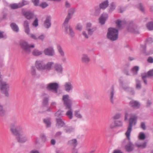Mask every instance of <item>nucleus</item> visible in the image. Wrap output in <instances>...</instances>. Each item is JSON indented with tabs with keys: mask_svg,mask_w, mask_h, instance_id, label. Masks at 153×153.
Masks as SVG:
<instances>
[{
	"mask_svg": "<svg viewBox=\"0 0 153 153\" xmlns=\"http://www.w3.org/2000/svg\"><path fill=\"white\" fill-rule=\"evenodd\" d=\"M62 100L65 109L68 110L66 113V115L70 119H72L73 117V111L72 108V101L69 99V96L68 94L63 95Z\"/></svg>",
	"mask_w": 153,
	"mask_h": 153,
	"instance_id": "1",
	"label": "nucleus"
},
{
	"mask_svg": "<svg viewBox=\"0 0 153 153\" xmlns=\"http://www.w3.org/2000/svg\"><path fill=\"white\" fill-rule=\"evenodd\" d=\"M137 118V115L134 114H132L131 117L129 119V125L125 134L128 139L129 140H130V134L132 131V127L136 124Z\"/></svg>",
	"mask_w": 153,
	"mask_h": 153,
	"instance_id": "2",
	"label": "nucleus"
},
{
	"mask_svg": "<svg viewBox=\"0 0 153 153\" xmlns=\"http://www.w3.org/2000/svg\"><path fill=\"white\" fill-rule=\"evenodd\" d=\"M119 30L114 28L110 27L107 34V38L111 41L117 40L118 39Z\"/></svg>",
	"mask_w": 153,
	"mask_h": 153,
	"instance_id": "3",
	"label": "nucleus"
},
{
	"mask_svg": "<svg viewBox=\"0 0 153 153\" xmlns=\"http://www.w3.org/2000/svg\"><path fill=\"white\" fill-rule=\"evenodd\" d=\"M2 79L1 76V72H0V88L2 93L4 94L7 97L9 96L8 91L9 90V86L4 82H2Z\"/></svg>",
	"mask_w": 153,
	"mask_h": 153,
	"instance_id": "4",
	"label": "nucleus"
},
{
	"mask_svg": "<svg viewBox=\"0 0 153 153\" xmlns=\"http://www.w3.org/2000/svg\"><path fill=\"white\" fill-rule=\"evenodd\" d=\"M10 130L11 134L15 136L18 142H19V128L15 124L12 123L10 126Z\"/></svg>",
	"mask_w": 153,
	"mask_h": 153,
	"instance_id": "5",
	"label": "nucleus"
},
{
	"mask_svg": "<svg viewBox=\"0 0 153 153\" xmlns=\"http://www.w3.org/2000/svg\"><path fill=\"white\" fill-rule=\"evenodd\" d=\"M59 88V85L56 82L49 83L46 85V89L48 91H51L53 93L57 94Z\"/></svg>",
	"mask_w": 153,
	"mask_h": 153,
	"instance_id": "6",
	"label": "nucleus"
},
{
	"mask_svg": "<svg viewBox=\"0 0 153 153\" xmlns=\"http://www.w3.org/2000/svg\"><path fill=\"white\" fill-rule=\"evenodd\" d=\"M120 85L122 87V88L125 91L129 92L131 95H134V89L133 88L129 87L127 85L124 84L122 79H119Z\"/></svg>",
	"mask_w": 153,
	"mask_h": 153,
	"instance_id": "7",
	"label": "nucleus"
},
{
	"mask_svg": "<svg viewBox=\"0 0 153 153\" xmlns=\"http://www.w3.org/2000/svg\"><path fill=\"white\" fill-rule=\"evenodd\" d=\"M20 44L22 49L25 52L27 53H29L31 51L30 48L34 47V45H28L27 42L23 40L20 41Z\"/></svg>",
	"mask_w": 153,
	"mask_h": 153,
	"instance_id": "8",
	"label": "nucleus"
},
{
	"mask_svg": "<svg viewBox=\"0 0 153 153\" xmlns=\"http://www.w3.org/2000/svg\"><path fill=\"white\" fill-rule=\"evenodd\" d=\"M22 13L23 16L28 20L33 19L34 16L33 13L30 10H27L25 9L22 10Z\"/></svg>",
	"mask_w": 153,
	"mask_h": 153,
	"instance_id": "9",
	"label": "nucleus"
},
{
	"mask_svg": "<svg viewBox=\"0 0 153 153\" xmlns=\"http://www.w3.org/2000/svg\"><path fill=\"white\" fill-rule=\"evenodd\" d=\"M76 10L74 8H72L69 9L68 10V14L67 16L65 19L64 22L65 26V28L67 29V25L65 24L66 23H68L69 20L72 18V17L74 13L75 12Z\"/></svg>",
	"mask_w": 153,
	"mask_h": 153,
	"instance_id": "10",
	"label": "nucleus"
},
{
	"mask_svg": "<svg viewBox=\"0 0 153 153\" xmlns=\"http://www.w3.org/2000/svg\"><path fill=\"white\" fill-rule=\"evenodd\" d=\"M128 140V141L127 142V144L125 145V148L126 151L128 152H130L132 151L134 148V145L130 140L128 139L127 138V139H126L124 140L123 143L127 142V140Z\"/></svg>",
	"mask_w": 153,
	"mask_h": 153,
	"instance_id": "11",
	"label": "nucleus"
},
{
	"mask_svg": "<svg viewBox=\"0 0 153 153\" xmlns=\"http://www.w3.org/2000/svg\"><path fill=\"white\" fill-rule=\"evenodd\" d=\"M142 79L146 85L147 84L146 78L153 77V69L149 70L147 73L141 75Z\"/></svg>",
	"mask_w": 153,
	"mask_h": 153,
	"instance_id": "12",
	"label": "nucleus"
},
{
	"mask_svg": "<svg viewBox=\"0 0 153 153\" xmlns=\"http://www.w3.org/2000/svg\"><path fill=\"white\" fill-rule=\"evenodd\" d=\"M115 91L114 87L112 86L111 89L108 91V93L109 97V99L111 102L113 104L114 103V100L115 99V97L114 96Z\"/></svg>",
	"mask_w": 153,
	"mask_h": 153,
	"instance_id": "13",
	"label": "nucleus"
},
{
	"mask_svg": "<svg viewBox=\"0 0 153 153\" xmlns=\"http://www.w3.org/2000/svg\"><path fill=\"white\" fill-rule=\"evenodd\" d=\"M65 24L67 25V29L65 28V22H64L63 25L65 28V33L66 34L69 33V35L71 37H74L75 36V33L73 29L71 27L70 25H68V23H66Z\"/></svg>",
	"mask_w": 153,
	"mask_h": 153,
	"instance_id": "14",
	"label": "nucleus"
},
{
	"mask_svg": "<svg viewBox=\"0 0 153 153\" xmlns=\"http://www.w3.org/2000/svg\"><path fill=\"white\" fill-rule=\"evenodd\" d=\"M20 143H23L27 140V138L25 134V133L23 131L22 128L20 127Z\"/></svg>",
	"mask_w": 153,
	"mask_h": 153,
	"instance_id": "15",
	"label": "nucleus"
},
{
	"mask_svg": "<svg viewBox=\"0 0 153 153\" xmlns=\"http://www.w3.org/2000/svg\"><path fill=\"white\" fill-rule=\"evenodd\" d=\"M129 105L131 108L136 109L140 107V104L138 101L132 100L130 102Z\"/></svg>",
	"mask_w": 153,
	"mask_h": 153,
	"instance_id": "16",
	"label": "nucleus"
},
{
	"mask_svg": "<svg viewBox=\"0 0 153 153\" xmlns=\"http://www.w3.org/2000/svg\"><path fill=\"white\" fill-rule=\"evenodd\" d=\"M44 52L46 55L49 56H53L55 54L54 50L52 47H49L45 48L44 50Z\"/></svg>",
	"mask_w": 153,
	"mask_h": 153,
	"instance_id": "17",
	"label": "nucleus"
},
{
	"mask_svg": "<svg viewBox=\"0 0 153 153\" xmlns=\"http://www.w3.org/2000/svg\"><path fill=\"white\" fill-rule=\"evenodd\" d=\"M128 29L130 31L135 34L139 33L137 27L132 23H130L129 25Z\"/></svg>",
	"mask_w": 153,
	"mask_h": 153,
	"instance_id": "18",
	"label": "nucleus"
},
{
	"mask_svg": "<svg viewBox=\"0 0 153 153\" xmlns=\"http://www.w3.org/2000/svg\"><path fill=\"white\" fill-rule=\"evenodd\" d=\"M64 86L65 91L69 92L71 90H72L73 88V86L72 82L71 81L66 82L64 84Z\"/></svg>",
	"mask_w": 153,
	"mask_h": 153,
	"instance_id": "19",
	"label": "nucleus"
},
{
	"mask_svg": "<svg viewBox=\"0 0 153 153\" xmlns=\"http://www.w3.org/2000/svg\"><path fill=\"white\" fill-rule=\"evenodd\" d=\"M51 20L50 16H48L46 18L44 23V26L46 28L48 29L51 27Z\"/></svg>",
	"mask_w": 153,
	"mask_h": 153,
	"instance_id": "20",
	"label": "nucleus"
},
{
	"mask_svg": "<svg viewBox=\"0 0 153 153\" xmlns=\"http://www.w3.org/2000/svg\"><path fill=\"white\" fill-rule=\"evenodd\" d=\"M108 17V16L107 14L105 13L102 14L99 19V22L102 25L104 24Z\"/></svg>",
	"mask_w": 153,
	"mask_h": 153,
	"instance_id": "21",
	"label": "nucleus"
},
{
	"mask_svg": "<svg viewBox=\"0 0 153 153\" xmlns=\"http://www.w3.org/2000/svg\"><path fill=\"white\" fill-rule=\"evenodd\" d=\"M54 68L55 70L59 74H62L63 72V68L62 65L59 63L55 64Z\"/></svg>",
	"mask_w": 153,
	"mask_h": 153,
	"instance_id": "22",
	"label": "nucleus"
},
{
	"mask_svg": "<svg viewBox=\"0 0 153 153\" xmlns=\"http://www.w3.org/2000/svg\"><path fill=\"white\" fill-rule=\"evenodd\" d=\"M56 126L60 128L64 127L65 124L62 118H56Z\"/></svg>",
	"mask_w": 153,
	"mask_h": 153,
	"instance_id": "23",
	"label": "nucleus"
},
{
	"mask_svg": "<svg viewBox=\"0 0 153 153\" xmlns=\"http://www.w3.org/2000/svg\"><path fill=\"white\" fill-rule=\"evenodd\" d=\"M81 60L82 62L87 64L90 61V58L88 55L83 54L81 57Z\"/></svg>",
	"mask_w": 153,
	"mask_h": 153,
	"instance_id": "24",
	"label": "nucleus"
},
{
	"mask_svg": "<svg viewBox=\"0 0 153 153\" xmlns=\"http://www.w3.org/2000/svg\"><path fill=\"white\" fill-rule=\"evenodd\" d=\"M24 27L25 32L27 34H29L30 30L29 27V22L27 20L24 21Z\"/></svg>",
	"mask_w": 153,
	"mask_h": 153,
	"instance_id": "25",
	"label": "nucleus"
},
{
	"mask_svg": "<svg viewBox=\"0 0 153 153\" xmlns=\"http://www.w3.org/2000/svg\"><path fill=\"white\" fill-rule=\"evenodd\" d=\"M54 64L53 62H49L46 64H44L43 70H45L46 71H50L51 69V67Z\"/></svg>",
	"mask_w": 153,
	"mask_h": 153,
	"instance_id": "26",
	"label": "nucleus"
},
{
	"mask_svg": "<svg viewBox=\"0 0 153 153\" xmlns=\"http://www.w3.org/2000/svg\"><path fill=\"white\" fill-rule=\"evenodd\" d=\"M43 122L45 125L46 128H49L51 126V118H45L43 120Z\"/></svg>",
	"mask_w": 153,
	"mask_h": 153,
	"instance_id": "27",
	"label": "nucleus"
},
{
	"mask_svg": "<svg viewBox=\"0 0 153 153\" xmlns=\"http://www.w3.org/2000/svg\"><path fill=\"white\" fill-rule=\"evenodd\" d=\"M64 130L65 132L70 133L74 131V128L71 126H65L64 127Z\"/></svg>",
	"mask_w": 153,
	"mask_h": 153,
	"instance_id": "28",
	"label": "nucleus"
},
{
	"mask_svg": "<svg viewBox=\"0 0 153 153\" xmlns=\"http://www.w3.org/2000/svg\"><path fill=\"white\" fill-rule=\"evenodd\" d=\"M68 144L70 146H72L75 148L77 145V140L76 139H73L69 140L68 143Z\"/></svg>",
	"mask_w": 153,
	"mask_h": 153,
	"instance_id": "29",
	"label": "nucleus"
},
{
	"mask_svg": "<svg viewBox=\"0 0 153 153\" xmlns=\"http://www.w3.org/2000/svg\"><path fill=\"white\" fill-rule=\"evenodd\" d=\"M108 6V2L107 0L103 1L99 4V8L101 9H105Z\"/></svg>",
	"mask_w": 153,
	"mask_h": 153,
	"instance_id": "30",
	"label": "nucleus"
},
{
	"mask_svg": "<svg viewBox=\"0 0 153 153\" xmlns=\"http://www.w3.org/2000/svg\"><path fill=\"white\" fill-rule=\"evenodd\" d=\"M43 62L40 61H36V68L40 70H43L44 66Z\"/></svg>",
	"mask_w": 153,
	"mask_h": 153,
	"instance_id": "31",
	"label": "nucleus"
},
{
	"mask_svg": "<svg viewBox=\"0 0 153 153\" xmlns=\"http://www.w3.org/2000/svg\"><path fill=\"white\" fill-rule=\"evenodd\" d=\"M43 52L41 51H39L37 49H34L32 52V54L35 56H38L42 55Z\"/></svg>",
	"mask_w": 153,
	"mask_h": 153,
	"instance_id": "32",
	"label": "nucleus"
},
{
	"mask_svg": "<svg viewBox=\"0 0 153 153\" xmlns=\"http://www.w3.org/2000/svg\"><path fill=\"white\" fill-rule=\"evenodd\" d=\"M10 27L13 31L16 32H17L19 31L18 27L15 23H12L11 24Z\"/></svg>",
	"mask_w": 153,
	"mask_h": 153,
	"instance_id": "33",
	"label": "nucleus"
},
{
	"mask_svg": "<svg viewBox=\"0 0 153 153\" xmlns=\"http://www.w3.org/2000/svg\"><path fill=\"white\" fill-rule=\"evenodd\" d=\"M63 112V111L59 110L55 113V116L56 117V118H62V113Z\"/></svg>",
	"mask_w": 153,
	"mask_h": 153,
	"instance_id": "34",
	"label": "nucleus"
},
{
	"mask_svg": "<svg viewBox=\"0 0 153 153\" xmlns=\"http://www.w3.org/2000/svg\"><path fill=\"white\" fill-rule=\"evenodd\" d=\"M42 108L43 110V112L46 113L47 112L51 111L52 108L49 107L48 106H42Z\"/></svg>",
	"mask_w": 153,
	"mask_h": 153,
	"instance_id": "35",
	"label": "nucleus"
},
{
	"mask_svg": "<svg viewBox=\"0 0 153 153\" xmlns=\"http://www.w3.org/2000/svg\"><path fill=\"white\" fill-rule=\"evenodd\" d=\"M57 49L61 56L62 57H64L65 55L60 45H57Z\"/></svg>",
	"mask_w": 153,
	"mask_h": 153,
	"instance_id": "36",
	"label": "nucleus"
},
{
	"mask_svg": "<svg viewBox=\"0 0 153 153\" xmlns=\"http://www.w3.org/2000/svg\"><path fill=\"white\" fill-rule=\"evenodd\" d=\"M115 8L116 5L115 3L114 2H112L109 7V8L108 9V12L111 13L115 9Z\"/></svg>",
	"mask_w": 153,
	"mask_h": 153,
	"instance_id": "37",
	"label": "nucleus"
},
{
	"mask_svg": "<svg viewBox=\"0 0 153 153\" xmlns=\"http://www.w3.org/2000/svg\"><path fill=\"white\" fill-rule=\"evenodd\" d=\"M49 99L48 97H45L43 100L42 104V106H48L49 104Z\"/></svg>",
	"mask_w": 153,
	"mask_h": 153,
	"instance_id": "38",
	"label": "nucleus"
},
{
	"mask_svg": "<svg viewBox=\"0 0 153 153\" xmlns=\"http://www.w3.org/2000/svg\"><path fill=\"white\" fill-rule=\"evenodd\" d=\"M147 29L149 30H153V22H150L146 24Z\"/></svg>",
	"mask_w": 153,
	"mask_h": 153,
	"instance_id": "39",
	"label": "nucleus"
},
{
	"mask_svg": "<svg viewBox=\"0 0 153 153\" xmlns=\"http://www.w3.org/2000/svg\"><path fill=\"white\" fill-rule=\"evenodd\" d=\"M95 10L94 15L95 16H99L101 12V9H100L98 7H95Z\"/></svg>",
	"mask_w": 153,
	"mask_h": 153,
	"instance_id": "40",
	"label": "nucleus"
},
{
	"mask_svg": "<svg viewBox=\"0 0 153 153\" xmlns=\"http://www.w3.org/2000/svg\"><path fill=\"white\" fill-rule=\"evenodd\" d=\"M136 88L138 89H140L142 88L140 81L138 79H136Z\"/></svg>",
	"mask_w": 153,
	"mask_h": 153,
	"instance_id": "41",
	"label": "nucleus"
},
{
	"mask_svg": "<svg viewBox=\"0 0 153 153\" xmlns=\"http://www.w3.org/2000/svg\"><path fill=\"white\" fill-rule=\"evenodd\" d=\"M5 115V111L4 109L3 106L0 103V116L3 117Z\"/></svg>",
	"mask_w": 153,
	"mask_h": 153,
	"instance_id": "42",
	"label": "nucleus"
},
{
	"mask_svg": "<svg viewBox=\"0 0 153 153\" xmlns=\"http://www.w3.org/2000/svg\"><path fill=\"white\" fill-rule=\"evenodd\" d=\"M135 145L138 148H141L142 149L145 148L146 146V143L145 142L142 144H139L137 143H136Z\"/></svg>",
	"mask_w": 153,
	"mask_h": 153,
	"instance_id": "43",
	"label": "nucleus"
},
{
	"mask_svg": "<svg viewBox=\"0 0 153 153\" xmlns=\"http://www.w3.org/2000/svg\"><path fill=\"white\" fill-rule=\"evenodd\" d=\"M96 30V28L94 27L89 29L86 30L88 31V35L91 36L93 34V32Z\"/></svg>",
	"mask_w": 153,
	"mask_h": 153,
	"instance_id": "44",
	"label": "nucleus"
},
{
	"mask_svg": "<svg viewBox=\"0 0 153 153\" xmlns=\"http://www.w3.org/2000/svg\"><path fill=\"white\" fill-rule=\"evenodd\" d=\"M139 67L137 66H135L131 70V71L134 74H136L137 73L138 71L139 70Z\"/></svg>",
	"mask_w": 153,
	"mask_h": 153,
	"instance_id": "45",
	"label": "nucleus"
},
{
	"mask_svg": "<svg viewBox=\"0 0 153 153\" xmlns=\"http://www.w3.org/2000/svg\"><path fill=\"white\" fill-rule=\"evenodd\" d=\"M29 3V2L27 0H23L21 3H20V7H22L28 4Z\"/></svg>",
	"mask_w": 153,
	"mask_h": 153,
	"instance_id": "46",
	"label": "nucleus"
},
{
	"mask_svg": "<svg viewBox=\"0 0 153 153\" xmlns=\"http://www.w3.org/2000/svg\"><path fill=\"white\" fill-rule=\"evenodd\" d=\"M138 137L140 139L143 140L145 139L146 136L143 132H141L139 134Z\"/></svg>",
	"mask_w": 153,
	"mask_h": 153,
	"instance_id": "47",
	"label": "nucleus"
},
{
	"mask_svg": "<svg viewBox=\"0 0 153 153\" xmlns=\"http://www.w3.org/2000/svg\"><path fill=\"white\" fill-rule=\"evenodd\" d=\"M40 137L43 142L46 141L47 138L45 135L44 133H42L40 135Z\"/></svg>",
	"mask_w": 153,
	"mask_h": 153,
	"instance_id": "48",
	"label": "nucleus"
},
{
	"mask_svg": "<svg viewBox=\"0 0 153 153\" xmlns=\"http://www.w3.org/2000/svg\"><path fill=\"white\" fill-rule=\"evenodd\" d=\"M39 5L42 8H45L47 7L48 6V4L46 2H43L41 3Z\"/></svg>",
	"mask_w": 153,
	"mask_h": 153,
	"instance_id": "49",
	"label": "nucleus"
},
{
	"mask_svg": "<svg viewBox=\"0 0 153 153\" xmlns=\"http://www.w3.org/2000/svg\"><path fill=\"white\" fill-rule=\"evenodd\" d=\"M141 47L143 48V53H145L146 55H149L150 53H148L146 52V45H141Z\"/></svg>",
	"mask_w": 153,
	"mask_h": 153,
	"instance_id": "50",
	"label": "nucleus"
},
{
	"mask_svg": "<svg viewBox=\"0 0 153 153\" xmlns=\"http://www.w3.org/2000/svg\"><path fill=\"white\" fill-rule=\"evenodd\" d=\"M31 74L33 76H36V68L35 67H32Z\"/></svg>",
	"mask_w": 153,
	"mask_h": 153,
	"instance_id": "51",
	"label": "nucleus"
},
{
	"mask_svg": "<svg viewBox=\"0 0 153 153\" xmlns=\"http://www.w3.org/2000/svg\"><path fill=\"white\" fill-rule=\"evenodd\" d=\"M114 123L116 127L121 126L123 125V123L121 121H115Z\"/></svg>",
	"mask_w": 153,
	"mask_h": 153,
	"instance_id": "52",
	"label": "nucleus"
},
{
	"mask_svg": "<svg viewBox=\"0 0 153 153\" xmlns=\"http://www.w3.org/2000/svg\"><path fill=\"white\" fill-rule=\"evenodd\" d=\"M38 20L37 18H36L35 20H34L32 23V25L35 27H36L38 25Z\"/></svg>",
	"mask_w": 153,
	"mask_h": 153,
	"instance_id": "53",
	"label": "nucleus"
},
{
	"mask_svg": "<svg viewBox=\"0 0 153 153\" xmlns=\"http://www.w3.org/2000/svg\"><path fill=\"white\" fill-rule=\"evenodd\" d=\"M28 36L31 38L33 39H34V40H37L38 39V37H37L36 35H35L33 34H30V33H29V34H27Z\"/></svg>",
	"mask_w": 153,
	"mask_h": 153,
	"instance_id": "54",
	"label": "nucleus"
},
{
	"mask_svg": "<svg viewBox=\"0 0 153 153\" xmlns=\"http://www.w3.org/2000/svg\"><path fill=\"white\" fill-rule=\"evenodd\" d=\"M10 7L13 9H16L18 8L19 6L16 4H14L10 5Z\"/></svg>",
	"mask_w": 153,
	"mask_h": 153,
	"instance_id": "55",
	"label": "nucleus"
},
{
	"mask_svg": "<svg viewBox=\"0 0 153 153\" xmlns=\"http://www.w3.org/2000/svg\"><path fill=\"white\" fill-rule=\"evenodd\" d=\"M75 116L79 118H81L82 117V115L79 113V111H75Z\"/></svg>",
	"mask_w": 153,
	"mask_h": 153,
	"instance_id": "56",
	"label": "nucleus"
},
{
	"mask_svg": "<svg viewBox=\"0 0 153 153\" xmlns=\"http://www.w3.org/2000/svg\"><path fill=\"white\" fill-rule=\"evenodd\" d=\"M122 22V21L120 20H117L116 21V23L117 24V28H121L122 27V25L121 24V23Z\"/></svg>",
	"mask_w": 153,
	"mask_h": 153,
	"instance_id": "57",
	"label": "nucleus"
},
{
	"mask_svg": "<svg viewBox=\"0 0 153 153\" xmlns=\"http://www.w3.org/2000/svg\"><path fill=\"white\" fill-rule=\"evenodd\" d=\"M76 29L79 30L81 31L82 29V25L79 24H78L76 26Z\"/></svg>",
	"mask_w": 153,
	"mask_h": 153,
	"instance_id": "58",
	"label": "nucleus"
},
{
	"mask_svg": "<svg viewBox=\"0 0 153 153\" xmlns=\"http://www.w3.org/2000/svg\"><path fill=\"white\" fill-rule=\"evenodd\" d=\"M32 2L35 6H39V0H32Z\"/></svg>",
	"mask_w": 153,
	"mask_h": 153,
	"instance_id": "59",
	"label": "nucleus"
},
{
	"mask_svg": "<svg viewBox=\"0 0 153 153\" xmlns=\"http://www.w3.org/2000/svg\"><path fill=\"white\" fill-rule=\"evenodd\" d=\"M121 116V114L119 113L116 114L113 118L114 119L116 120L119 119Z\"/></svg>",
	"mask_w": 153,
	"mask_h": 153,
	"instance_id": "60",
	"label": "nucleus"
},
{
	"mask_svg": "<svg viewBox=\"0 0 153 153\" xmlns=\"http://www.w3.org/2000/svg\"><path fill=\"white\" fill-rule=\"evenodd\" d=\"M45 36L43 34H41L38 37V39H39L42 41H43L45 38Z\"/></svg>",
	"mask_w": 153,
	"mask_h": 153,
	"instance_id": "61",
	"label": "nucleus"
},
{
	"mask_svg": "<svg viewBox=\"0 0 153 153\" xmlns=\"http://www.w3.org/2000/svg\"><path fill=\"white\" fill-rule=\"evenodd\" d=\"M141 127L144 130L146 129V127L145 123L143 122L141 123Z\"/></svg>",
	"mask_w": 153,
	"mask_h": 153,
	"instance_id": "62",
	"label": "nucleus"
},
{
	"mask_svg": "<svg viewBox=\"0 0 153 153\" xmlns=\"http://www.w3.org/2000/svg\"><path fill=\"white\" fill-rule=\"evenodd\" d=\"M62 134V132L60 131H59L56 132L55 135V137H58L60 136Z\"/></svg>",
	"mask_w": 153,
	"mask_h": 153,
	"instance_id": "63",
	"label": "nucleus"
},
{
	"mask_svg": "<svg viewBox=\"0 0 153 153\" xmlns=\"http://www.w3.org/2000/svg\"><path fill=\"white\" fill-rule=\"evenodd\" d=\"M91 24L90 23H88L86 24V30H87L88 29L91 28Z\"/></svg>",
	"mask_w": 153,
	"mask_h": 153,
	"instance_id": "64",
	"label": "nucleus"
}]
</instances>
